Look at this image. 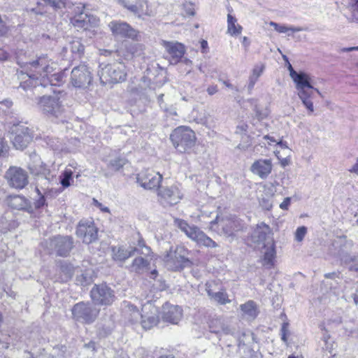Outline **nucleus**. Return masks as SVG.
Listing matches in <instances>:
<instances>
[{
	"mask_svg": "<svg viewBox=\"0 0 358 358\" xmlns=\"http://www.w3.org/2000/svg\"><path fill=\"white\" fill-rule=\"evenodd\" d=\"M17 64L22 69L20 86L24 90L39 85L59 86L63 82L62 74L55 72L57 64L47 55H42L31 62H22L18 59Z\"/></svg>",
	"mask_w": 358,
	"mask_h": 358,
	"instance_id": "obj_1",
	"label": "nucleus"
},
{
	"mask_svg": "<svg viewBox=\"0 0 358 358\" xmlns=\"http://www.w3.org/2000/svg\"><path fill=\"white\" fill-rule=\"evenodd\" d=\"M294 76L292 80L296 84L298 96L304 106L308 109L309 114H311L314 112V106L312 101L313 92L315 91L320 95V92L311 85V79L308 74L304 72H299L298 74H294Z\"/></svg>",
	"mask_w": 358,
	"mask_h": 358,
	"instance_id": "obj_2",
	"label": "nucleus"
},
{
	"mask_svg": "<svg viewBox=\"0 0 358 358\" xmlns=\"http://www.w3.org/2000/svg\"><path fill=\"white\" fill-rule=\"evenodd\" d=\"M128 311L130 313V320L132 322H137L141 318V324L143 329H150L156 326L159 322V311L156 306L151 303L145 304L143 306V313L141 314L137 308L131 304L127 306Z\"/></svg>",
	"mask_w": 358,
	"mask_h": 358,
	"instance_id": "obj_3",
	"label": "nucleus"
},
{
	"mask_svg": "<svg viewBox=\"0 0 358 358\" xmlns=\"http://www.w3.org/2000/svg\"><path fill=\"white\" fill-rule=\"evenodd\" d=\"M188 253V250L184 246L171 247L163 255L162 259L169 270L180 271L191 265V262L187 257Z\"/></svg>",
	"mask_w": 358,
	"mask_h": 358,
	"instance_id": "obj_4",
	"label": "nucleus"
},
{
	"mask_svg": "<svg viewBox=\"0 0 358 358\" xmlns=\"http://www.w3.org/2000/svg\"><path fill=\"white\" fill-rule=\"evenodd\" d=\"M98 76L102 85L116 83L126 79V66L122 62L113 64H101Z\"/></svg>",
	"mask_w": 358,
	"mask_h": 358,
	"instance_id": "obj_5",
	"label": "nucleus"
},
{
	"mask_svg": "<svg viewBox=\"0 0 358 358\" xmlns=\"http://www.w3.org/2000/svg\"><path fill=\"white\" fill-rule=\"evenodd\" d=\"M175 225L178 227L181 231L199 245L207 248H216L217 244L210 237L204 234L199 227L194 225H189L186 221L181 219H175Z\"/></svg>",
	"mask_w": 358,
	"mask_h": 358,
	"instance_id": "obj_6",
	"label": "nucleus"
},
{
	"mask_svg": "<svg viewBox=\"0 0 358 358\" xmlns=\"http://www.w3.org/2000/svg\"><path fill=\"white\" fill-rule=\"evenodd\" d=\"M170 138L175 148L181 153L188 152L196 141L194 132L187 127H179L174 129Z\"/></svg>",
	"mask_w": 358,
	"mask_h": 358,
	"instance_id": "obj_7",
	"label": "nucleus"
},
{
	"mask_svg": "<svg viewBox=\"0 0 358 358\" xmlns=\"http://www.w3.org/2000/svg\"><path fill=\"white\" fill-rule=\"evenodd\" d=\"M210 229L217 231L220 234L233 238L235 232L240 231L243 227L241 220L236 217H226L222 219L219 218L218 215L215 216V219L210 222Z\"/></svg>",
	"mask_w": 358,
	"mask_h": 358,
	"instance_id": "obj_8",
	"label": "nucleus"
},
{
	"mask_svg": "<svg viewBox=\"0 0 358 358\" xmlns=\"http://www.w3.org/2000/svg\"><path fill=\"white\" fill-rule=\"evenodd\" d=\"M10 138L16 149L23 150L32 141L33 134L28 127L19 123L12 127Z\"/></svg>",
	"mask_w": 358,
	"mask_h": 358,
	"instance_id": "obj_9",
	"label": "nucleus"
},
{
	"mask_svg": "<svg viewBox=\"0 0 358 358\" xmlns=\"http://www.w3.org/2000/svg\"><path fill=\"white\" fill-rule=\"evenodd\" d=\"M71 312L73 319L87 324L93 322L99 314L98 309L94 308L90 303L84 302L74 305Z\"/></svg>",
	"mask_w": 358,
	"mask_h": 358,
	"instance_id": "obj_10",
	"label": "nucleus"
},
{
	"mask_svg": "<svg viewBox=\"0 0 358 358\" xmlns=\"http://www.w3.org/2000/svg\"><path fill=\"white\" fill-rule=\"evenodd\" d=\"M92 81V72L84 64L74 67L71 73V83L76 88H87Z\"/></svg>",
	"mask_w": 358,
	"mask_h": 358,
	"instance_id": "obj_11",
	"label": "nucleus"
},
{
	"mask_svg": "<svg viewBox=\"0 0 358 358\" xmlns=\"http://www.w3.org/2000/svg\"><path fill=\"white\" fill-rule=\"evenodd\" d=\"M8 185L13 188L22 189L29 182L27 172L17 166H10L5 173Z\"/></svg>",
	"mask_w": 358,
	"mask_h": 358,
	"instance_id": "obj_12",
	"label": "nucleus"
},
{
	"mask_svg": "<svg viewBox=\"0 0 358 358\" xmlns=\"http://www.w3.org/2000/svg\"><path fill=\"white\" fill-rule=\"evenodd\" d=\"M84 8L85 6L81 3L74 8L75 15L71 18V22L76 28L86 30L90 27L96 26L99 20L94 15L84 13Z\"/></svg>",
	"mask_w": 358,
	"mask_h": 358,
	"instance_id": "obj_13",
	"label": "nucleus"
},
{
	"mask_svg": "<svg viewBox=\"0 0 358 358\" xmlns=\"http://www.w3.org/2000/svg\"><path fill=\"white\" fill-rule=\"evenodd\" d=\"M38 104L43 113L48 116L58 117L64 110L57 95L43 96L39 99Z\"/></svg>",
	"mask_w": 358,
	"mask_h": 358,
	"instance_id": "obj_14",
	"label": "nucleus"
},
{
	"mask_svg": "<svg viewBox=\"0 0 358 358\" xmlns=\"http://www.w3.org/2000/svg\"><path fill=\"white\" fill-rule=\"evenodd\" d=\"M76 235L84 243L94 242L98 237V229L92 220H82L76 228Z\"/></svg>",
	"mask_w": 358,
	"mask_h": 358,
	"instance_id": "obj_15",
	"label": "nucleus"
},
{
	"mask_svg": "<svg viewBox=\"0 0 358 358\" xmlns=\"http://www.w3.org/2000/svg\"><path fill=\"white\" fill-rule=\"evenodd\" d=\"M158 196L162 205L173 206L180 202L182 198V194L178 185H173L169 187H161L158 192Z\"/></svg>",
	"mask_w": 358,
	"mask_h": 358,
	"instance_id": "obj_16",
	"label": "nucleus"
},
{
	"mask_svg": "<svg viewBox=\"0 0 358 358\" xmlns=\"http://www.w3.org/2000/svg\"><path fill=\"white\" fill-rule=\"evenodd\" d=\"M90 294L92 299L96 304L110 305L115 299L113 291L105 284L95 285Z\"/></svg>",
	"mask_w": 358,
	"mask_h": 358,
	"instance_id": "obj_17",
	"label": "nucleus"
},
{
	"mask_svg": "<svg viewBox=\"0 0 358 358\" xmlns=\"http://www.w3.org/2000/svg\"><path fill=\"white\" fill-rule=\"evenodd\" d=\"M108 26L115 36L127 37L137 41L141 40L139 32L125 22L113 21Z\"/></svg>",
	"mask_w": 358,
	"mask_h": 358,
	"instance_id": "obj_18",
	"label": "nucleus"
},
{
	"mask_svg": "<svg viewBox=\"0 0 358 358\" xmlns=\"http://www.w3.org/2000/svg\"><path fill=\"white\" fill-rule=\"evenodd\" d=\"M138 252L137 254L143 255L144 257H137L131 265V271L138 273H143L148 269L150 261L148 256L150 253V248L145 246L143 241H139L138 244Z\"/></svg>",
	"mask_w": 358,
	"mask_h": 358,
	"instance_id": "obj_19",
	"label": "nucleus"
},
{
	"mask_svg": "<svg viewBox=\"0 0 358 358\" xmlns=\"http://www.w3.org/2000/svg\"><path fill=\"white\" fill-rule=\"evenodd\" d=\"M121 3L124 8L140 18L154 15L146 0H122Z\"/></svg>",
	"mask_w": 358,
	"mask_h": 358,
	"instance_id": "obj_20",
	"label": "nucleus"
},
{
	"mask_svg": "<svg viewBox=\"0 0 358 358\" xmlns=\"http://www.w3.org/2000/svg\"><path fill=\"white\" fill-rule=\"evenodd\" d=\"M268 242L260 247L261 262L266 268H272L275 265L276 250L274 239H268Z\"/></svg>",
	"mask_w": 358,
	"mask_h": 358,
	"instance_id": "obj_21",
	"label": "nucleus"
},
{
	"mask_svg": "<svg viewBox=\"0 0 358 358\" xmlns=\"http://www.w3.org/2000/svg\"><path fill=\"white\" fill-rule=\"evenodd\" d=\"M162 180V176L152 170H146L138 174L137 181L145 189L158 188Z\"/></svg>",
	"mask_w": 358,
	"mask_h": 358,
	"instance_id": "obj_22",
	"label": "nucleus"
},
{
	"mask_svg": "<svg viewBox=\"0 0 358 358\" xmlns=\"http://www.w3.org/2000/svg\"><path fill=\"white\" fill-rule=\"evenodd\" d=\"M273 239L270 227L264 222L258 224L251 235L252 241L258 247Z\"/></svg>",
	"mask_w": 358,
	"mask_h": 358,
	"instance_id": "obj_23",
	"label": "nucleus"
},
{
	"mask_svg": "<svg viewBox=\"0 0 358 358\" xmlns=\"http://www.w3.org/2000/svg\"><path fill=\"white\" fill-rule=\"evenodd\" d=\"M161 45L171 57V63L176 64L182 57L185 52L184 45L176 41H167L162 40Z\"/></svg>",
	"mask_w": 358,
	"mask_h": 358,
	"instance_id": "obj_24",
	"label": "nucleus"
},
{
	"mask_svg": "<svg viewBox=\"0 0 358 358\" xmlns=\"http://www.w3.org/2000/svg\"><path fill=\"white\" fill-rule=\"evenodd\" d=\"M182 317V310L178 306L169 303L163 306L162 319L164 321L173 324H177Z\"/></svg>",
	"mask_w": 358,
	"mask_h": 358,
	"instance_id": "obj_25",
	"label": "nucleus"
},
{
	"mask_svg": "<svg viewBox=\"0 0 358 358\" xmlns=\"http://www.w3.org/2000/svg\"><path fill=\"white\" fill-rule=\"evenodd\" d=\"M250 171L262 179H265L272 171V162L269 159L256 160L252 164Z\"/></svg>",
	"mask_w": 358,
	"mask_h": 358,
	"instance_id": "obj_26",
	"label": "nucleus"
},
{
	"mask_svg": "<svg viewBox=\"0 0 358 358\" xmlns=\"http://www.w3.org/2000/svg\"><path fill=\"white\" fill-rule=\"evenodd\" d=\"M208 328L210 332L216 334H231L234 332L231 327L224 323L221 317H212L208 321Z\"/></svg>",
	"mask_w": 358,
	"mask_h": 358,
	"instance_id": "obj_27",
	"label": "nucleus"
},
{
	"mask_svg": "<svg viewBox=\"0 0 358 358\" xmlns=\"http://www.w3.org/2000/svg\"><path fill=\"white\" fill-rule=\"evenodd\" d=\"M57 252L60 256H66L73 248V238L69 236H57L52 241Z\"/></svg>",
	"mask_w": 358,
	"mask_h": 358,
	"instance_id": "obj_28",
	"label": "nucleus"
},
{
	"mask_svg": "<svg viewBox=\"0 0 358 358\" xmlns=\"http://www.w3.org/2000/svg\"><path fill=\"white\" fill-rule=\"evenodd\" d=\"M112 252L114 260L123 262L134 255L136 252H138V248L132 247L126 248L123 246L113 247Z\"/></svg>",
	"mask_w": 358,
	"mask_h": 358,
	"instance_id": "obj_29",
	"label": "nucleus"
},
{
	"mask_svg": "<svg viewBox=\"0 0 358 358\" xmlns=\"http://www.w3.org/2000/svg\"><path fill=\"white\" fill-rule=\"evenodd\" d=\"M212 283L206 284V291L210 299L214 300L220 305H225L231 302L226 292H213L211 289Z\"/></svg>",
	"mask_w": 358,
	"mask_h": 358,
	"instance_id": "obj_30",
	"label": "nucleus"
},
{
	"mask_svg": "<svg viewBox=\"0 0 358 358\" xmlns=\"http://www.w3.org/2000/svg\"><path fill=\"white\" fill-rule=\"evenodd\" d=\"M6 203L8 206L15 210H24L28 205L26 199L19 195L9 196Z\"/></svg>",
	"mask_w": 358,
	"mask_h": 358,
	"instance_id": "obj_31",
	"label": "nucleus"
},
{
	"mask_svg": "<svg viewBox=\"0 0 358 358\" xmlns=\"http://www.w3.org/2000/svg\"><path fill=\"white\" fill-rule=\"evenodd\" d=\"M124 46L127 52L132 57H141L144 55L145 47L143 43L127 42L125 43Z\"/></svg>",
	"mask_w": 358,
	"mask_h": 358,
	"instance_id": "obj_32",
	"label": "nucleus"
},
{
	"mask_svg": "<svg viewBox=\"0 0 358 358\" xmlns=\"http://www.w3.org/2000/svg\"><path fill=\"white\" fill-rule=\"evenodd\" d=\"M265 66L263 64L255 65L252 69V74L249 78L248 90H252L259 76L262 74Z\"/></svg>",
	"mask_w": 358,
	"mask_h": 358,
	"instance_id": "obj_33",
	"label": "nucleus"
},
{
	"mask_svg": "<svg viewBox=\"0 0 358 358\" xmlns=\"http://www.w3.org/2000/svg\"><path fill=\"white\" fill-rule=\"evenodd\" d=\"M240 308L248 318L254 319L257 315V306L253 301H248L245 303L241 304Z\"/></svg>",
	"mask_w": 358,
	"mask_h": 358,
	"instance_id": "obj_34",
	"label": "nucleus"
},
{
	"mask_svg": "<svg viewBox=\"0 0 358 358\" xmlns=\"http://www.w3.org/2000/svg\"><path fill=\"white\" fill-rule=\"evenodd\" d=\"M236 21L231 14L227 15V32L231 36H237L241 33L242 27L237 24Z\"/></svg>",
	"mask_w": 358,
	"mask_h": 358,
	"instance_id": "obj_35",
	"label": "nucleus"
},
{
	"mask_svg": "<svg viewBox=\"0 0 358 358\" xmlns=\"http://www.w3.org/2000/svg\"><path fill=\"white\" fill-rule=\"evenodd\" d=\"M69 48L77 57H80L84 53L85 47L78 38H73L69 42Z\"/></svg>",
	"mask_w": 358,
	"mask_h": 358,
	"instance_id": "obj_36",
	"label": "nucleus"
},
{
	"mask_svg": "<svg viewBox=\"0 0 358 358\" xmlns=\"http://www.w3.org/2000/svg\"><path fill=\"white\" fill-rule=\"evenodd\" d=\"M343 263L349 266L351 271H358V253L357 255H345L341 257Z\"/></svg>",
	"mask_w": 358,
	"mask_h": 358,
	"instance_id": "obj_37",
	"label": "nucleus"
},
{
	"mask_svg": "<svg viewBox=\"0 0 358 358\" xmlns=\"http://www.w3.org/2000/svg\"><path fill=\"white\" fill-rule=\"evenodd\" d=\"M269 24L273 27L276 31L281 34L287 33L288 31L298 32L303 30L301 27H287L285 24H279L273 21H271Z\"/></svg>",
	"mask_w": 358,
	"mask_h": 358,
	"instance_id": "obj_38",
	"label": "nucleus"
},
{
	"mask_svg": "<svg viewBox=\"0 0 358 358\" xmlns=\"http://www.w3.org/2000/svg\"><path fill=\"white\" fill-rule=\"evenodd\" d=\"M92 272L91 270H86L80 275H78L76 280L82 286L90 285L92 281Z\"/></svg>",
	"mask_w": 358,
	"mask_h": 358,
	"instance_id": "obj_39",
	"label": "nucleus"
},
{
	"mask_svg": "<svg viewBox=\"0 0 358 358\" xmlns=\"http://www.w3.org/2000/svg\"><path fill=\"white\" fill-rule=\"evenodd\" d=\"M127 163V160L125 158L117 157L109 162L108 167L115 171H117L122 169Z\"/></svg>",
	"mask_w": 358,
	"mask_h": 358,
	"instance_id": "obj_40",
	"label": "nucleus"
},
{
	"mask_svg": "<svg viewBox=\"0 0 358 358\" xmlns=\"http://www.w3.org/2000/svg\"><path fill=\"white\" fill-rule=\"evenodd\" d=\"M73 171L71 169H66L62 173V178L60 180L62 185L64 187H68L70 186V180L72 178Z\"/></svg>",
	"mask_w": 358,
	"mask_h": 358,
	"instance_id": "obj_41",
	"label": "nucleus"
},
{
	"mask_svg": "<svg viewBox=\"0 0 358 358\" xmlns=\"http://www.w3.org/2000/svg\"><path fill=\"white\" fill-rule=\"evenodd\" d=\"M307 233V228L304 226L299 227L296 229L294 238L298 242H301Z\"/></svg>",
	"mask_w": 358,
	"mask_h": 358,
	"instance_id": "obj_42",
	"label": "nucleus"
},
{
	"mask_svg": "<svg viewBox=\"0 0 358 358\" xmlns=\"http://www.w3.org/2000/svg\"><path fill=\"white\" fill-rule=\"evenodd\" d=\"M48 5L57 10L64 7L65 3L62 0H48Z\"/></svg>",
	"mask_w": 358,
	"mask_h": 358,
	"instance_id": "obj_43",
	"label": "nucleus"
},
{
	"mask_svg": "<svg viewBox=\"0 0 358 358\" xmlns=\"http://www.w3.org/2000/svg\"><path fill=\"white\" fill-rule=\"evenodd\" d=\"M36 190L39 195V198L34 202V207L36 208H40L45 205V199L44 196L40 192L39 189L38 188V186L36 187Z\"/></svg>",
	"mask_w": 358,
	"mask_h": 358,
	"instance_id": "obj_44",
	"label": "nucleus"
},
{
	"mask_svg": "<svg viewBox=\"0 0 358 358\" xmlns=\"http://www.w3.org/2000/svg\"><path fill=\"white\" fill-rule=\"evenodd\" d=\"M29 169L30 170L35 174L38 175V178H37V185H38L40 184V182H42L43 181L45 182H48V178L46 177H43V176H40L39 175V173H40V171H38L36 167H32V166H29Z\"/></svg>",
	"mask_w": 358,
	"mask_h": 358,
	"instance_id": "obj_45",
	"label": "nucleus"
},
{
	"mask_svg": "<svg viewBox=\"0 0 358 358\" xmlns=\"http://www.w3.org/2000/svg\"><path fill=\"white\" fill-rule=\"evenodd\" d=\"M281 339L284 342H287V336L288 334L289 330H288V323H283L281 327Z\"/></svg>",
	"mask_w": 358,
	"mask_h": 358,
	"instance_id": "obj_46",
	"label": "nucleus"
},
{
	"mask_svg": "<svg viewBox=\"0 0 358 358\" xmlns=\"http://www.w3.org/2000/svg\"><path fill=\"white\" fill-rule=\"evenodd\" d=\"M291 199L289 197H286L284 201L280 204V208L282 210H287L289 206L290 205Z\"/></svg>",
	"mask_w": 358,
	"mask_h": 358,
	"instance_id": "obj_47",
	"label": "nucleus"
},
{
	"mask_svg": "<svg viewBox=\"0 0 358 358\" xmlns=\"http://www.w3.org/2000/svg\"><path fill=\"white\" fill-rule=\"evenodd\" d=\"M163 97H164V94H159L158 96V98H157L158 103H159V106L161 107V108H162L165 111H167L168 108L166 107V104L164 103V102Z\"/></svg>",
	"mask_w": 358,
	"mask_h": 358,
	"instance_id": "obj_48",
	"label": "nucleus"
},
{
	"mask_svg": "<svg viewBox=\"0 0 358 358\" xmlns=\"http://www.w3.org/2000/svg\"><path fill=\"white\" fill-rule=\"evenodd\" d=\"M248 129V125L245 123H241L236 127V133L242 134L246 131Z\"/></svg>",
	"mask_w": 358,
	"mask_h": 358,
	"instance_id": "obj_49",
	"label": "nucleus"
},
{
	"mask_svg": "<svg viewBox=\"0 0 358 358\" xmlns=\"http://www.w3.org/2000/svg\"><path fill=\"white\" fill-rule=\"evenodd\" d=\"M218 91L217 85H210L207 88V92L209 95H213Z\"/></svg>",
	"mask_w": 358,
	"mask_h": 358,
	"instance_id": "obj_50",
	"label": "nucleus"
},
{
	"mask_svg": "<svg viewBox=\"0 0 358 358\" xmlns=\"http://www.w3.org/2000/svg\"><path fill=\"white\" fill-rule=\"evenodd\" d=\"M13 105V103L10 100H5L3 101L0 102V110H3V108H2V106H6V108H9Z\"/></svg>",
	"mask_w": 358,
	"mask_h": 358,
	"instance_id": "obj_51",
	"label": "nucleus"
},
{
	"mask_svg": "<svg viewBox=\"0 0 358 358\" xmlns=\"http://www.w3.org/2000/svg\"><path fill=\"white\" fill-rule=\"evenodd\" d=\"M94 203L96 207L99 208L101 211L109 212L108 208L103 206L102 204L100 202H99L97 200L94 199Z\"/></svg>",
	"mask_w": 358,
	"mask_h": 358,
	"instance_id": "obj_52",
	"label": "nucleus"
},
{
	"mask_svg": "<svg viewBox=\"0 0 358 358\" xmlns=\"http://www.w3.org/2000/svg\"><path fill=\"white\" fill-rule=\"evenodd\" d=\"M349 6L353 10H358V0H349Z\"/></svg>",
	"mask_w": 358,
	"mask_h": 358,
	"instance_id": "obj_53",
	"label": "nucleus"
},
{
	"mask_svg": "<svg viewBox=\"0 0 358 358\" xmlns=\"http://www.w3.org/2000/svg\"><path fill=\"white\" fill-rule=\"evenodd\" d=\"M8 57V54L1 48H0V61H6Z\"/></svg>",
	"mask_w": 358,
	"mask_h": 358,
	"instance_id": "obj_54",
	"label": "nucleus"
},
{
	"mask_svg": "<svg viewBox=\"0 0 358 358\" xmlns=\"http://www.w3.org/2000/svg\"><path fill=\"white\" fill-rule=\"evenodd\" d=\"M247 336L246 334L245 333H243L242 334V338H238V347L241 348V345H245V337ZM248 336H249V335H248Z\"/></svg>",
	"mask_w": 358,
	"mask_h": 358,
	"instance_id": "obj_55",
	"label": "nucleus"
},
{
	"mask_svg": "<svg viewBox=\"0 0 358 358\" xmlns=\"http://www.w3.org/2000/svg\"><path fill=\"white\" fill-rule=\"evenodd\" d=\"M219 81L222 82L228 88H230V89H232V90H236V91L238 90L236 88H235L234 87V85L232 84H231L228 81H226V80H222L221 79L219 80Z\"/></svg>",
	"mask_w": 358,
	"mask_h": 358,
	"instance_id": "obj_56",
	"label": "nucleus"
},
{
	"mask_svg": "<svg viewBox=\"0 0 358 358\" xmlns=\"http://www.w3.org/2000/svg\"><path fill=\"white\" fill-rule=\"evenodd\" d=\"M6 149V143L3 138H0V155H1Z\"/></svg>",
	"mask_w": 358,
	"mask_h": 358,
	"instance_id": "obj_57",
	"label": "nucleus"
},
{
	"mask_svg": "<svg viewBox=\"0 0 358 358\" xmlns=\"http://www.w3.org/2000/svg\"><path fill=\"white\" fill-rule=\"evenodd\" d=\"M288 69L289 71V75H290V77L292 78V79L295 76L294 74L299 73V72H296L294 70V69L292 68V66L290 64H289Z\"/></svg>",
	"mask_w": 358,
	"mask_h": 358,
	"instance_id": "obj_58",
	"label": "nucleus"
},
{
	"mask_svg": "<svg viewBox=\"0 0 358 358\" xmlns=\"http://www.w3.org/2000/svg\"><path fill=\"white\" fill-rule=\"evenodd\" d=\"M95 343L93 341H91L88 343L87 344H85V347L89 349H92V351L95 350Z\"/></svg>",
	"mask_w": 358,
	"mask_h": 358,
	"instance_id": "obj_59",
	"label": "nucleus"
},
{
	"mask_svg": "<svg viewBox=\"0 0 358 358\" xmlns=\"http://www.w3.org/2000/svg\"><path fill=\"white\" fill-rule=\"evenodd\" d=\"M351 173H355L358 174V159L356 164L349 170Z\"/></svg>",
	"mask_w": 358,
	"mask_h": 358,
	"instance_id": "obj_60",
	"label": "nucleus"
},
{
	"mask_svg": "<svg viewBox=\"0 0 358 358\" xmlns=\"http://www.w3.org/2000/svg\"><path fill=\"white\" fill-rule=\"evenodd\" d=\"M357 46L350 47V48H343L341 50V52H351V51H354V50H357Z\"/></svg>",
	"mask_w": 358,
	"mask_h": 358,
	"instance_id": "obj_61",
	"label": "nucleus"
},
{
	"mask_svg": "<svg viewBox=\"0 0 358 358\" xmlns=\"http://www.w3.org/2000/svg\"><path fill=\"white\" fill-rule=\"evenodd\" d=\"M167 113H169L170 115H176L177 113L174 108L168 109L166 111Z\"/></svg>",
	"mask_w": 358,
	"mask_h": 358,
	"instance_id": "obj_62",
	"label": "nucleus"
},
{
	"mask_svg": "<svg viewBox=\"0 0 358 358\" xmlns=\"http://www.w3.org/2000/svg\"><path fill=\"white\" fill-rule=\"evenodd\" d=\"M187 13L189 15H194V11L193 10V8H189L187 10Z\"/></svg>",
	"mask_w": 358,
	"mask_h": 358,
	"instance_id": "obj_63",
	"label": "nucleus"
},
{
	"mask_svg": "<svg viewBox=\"0 0 358 358\" xmlns=\"http://www.w3.org/2000/svg\"><path fill=\"white\" fill-rule=\"evenodd\" d=\"M334 275H336L335 273H329L324 275L326 278H332Z\"/></svg>",
	"mask_w": 358,
	"mask_h": 358,
	"instance_id": "obj_64",
	"label": "nucleus"
}]
</instances>
